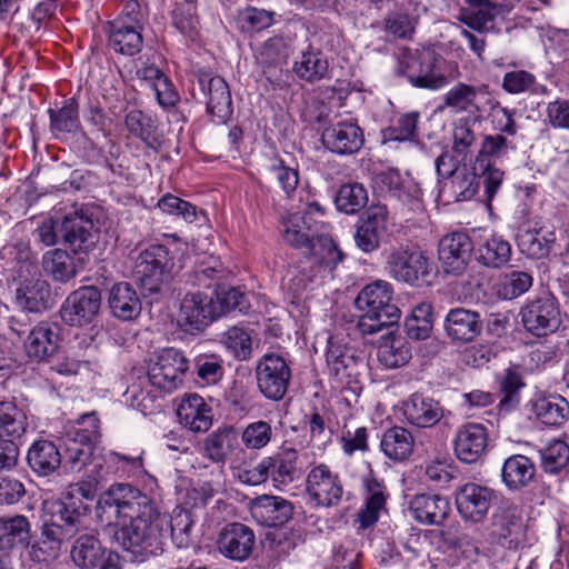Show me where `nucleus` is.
<instances>
[{"mask_svg": "<svg viewBox=\"0 0 569 569\" xmlns=\"http://www.w3.org/2000/svg\"><path fill=\"white\" fill-rule=\"evenodd\" d=\"M192 97L206 103L207 112L219 123H226L233 113L232 98L227 81L209 70L194 73Z\"/></svg>", "mask_w": 569, "mask_h": 569, "instance_id": "5", "label": "nucleus"}, {"mask_svg": "<svg viewBox=\"0 0 569 569\" xmlns=\"http://www.w3.org/2000/svg\"><path fill=\"white\" fill-rule=\"evenodd\" d=\"M126 129L139 138L146 147L157 151L161 147L157 119L141 110H131L124 118Z\"/></svg>", "mask_w": 569, "mask_h": 569, "instance_id": "41", "label": "nucleus"}, {"mask_svg": "<svg viewBox=\"0 0 569 569\" xmlns=\"http://www.w3.org/2000/svg\"><path fill=\"white\" fill-rule=\"evenodd\" d=\"M93 227L91 216L83 210H74L59 222L60 238L74 253L87 251L94 243Z\"/></svg>", "mask_w": 569, "mask_h": 569, "instance_id": "24", "label": "nucleus"}, {"mask_svg": "<svg viewBox=\"0 0 569 569\" xmlns=\"http://www.w3.org/2000/svg\"><path fill=\"white\" fill-rule=\"evenodd\" d=\"M443 330L452 343L466 345L475 341L481 335L483 321L480 312L456 307L446 315Z\"/></svg>", "mask_w": 569, "mask_h": 569, "instance_id": "20", "label": "nucleus"}, {"mask_svg": "<svg viewBox=\"0 0 569 569\" xmlns=\"http://www.w3.org/2000/svg\"><path fill=\"white\" fill-rule=\"evenodd\" d=\"M266 168L277 180L286 197L292 198L300 180L299 169L288 166L284 160L277 154L269 158Z\"/></svg>", "mask_w": 569, "mask_h": 569, "instance_id": "57", "label": "nucleus"}, {"mask_svg": "<svg viewBox=\"0 0 569 569\" xmlns=\"http://www.w3.org/2000/svg\"><path fill=\"white\" fill-rule=\"evenodd\" d=\"M220 343L239 361H248L252 357V338L247 327L237 325L220 335Z\"/></svg>", "mask_w": 569, "mask_h": 569, "instance_id": "49", "label": "nucleus"}, {"mask_svg": "<svg viewBox=\"0 0 569 569\" xmlns=\"http://www.w3.org/2000/svg\"><path fill=\"white\" fill-rule=\"evenodd\" d=\"M419 119L420 113L417 111L399 116L387 128L381 130L383 141L413 142L418 140Z\"/></svg>", "mask_w": 569, "mask_h": 569, "instance_id": "52", "label": "nucleus"}, {"mask_svg": "<svg viewBox=\"0 0 569 569\" xmlns=\"http://www.w3.org/2000/svg\"><path fill=\"white\" fill-rule=\"evenodd\" d=\"M59 326L54 322L40 321L30 331L24 341V350L32 361H44L52 357L60 342Z\"/></svg>", "mask_w": 569, "mask_h": 569, "instance_id": "27", "label": "nucleus"}, {"mask_svg": "<svg viewBox=\"0 0 569 569\" xmlns=\"http://www.w3.org/2000/svg\"><path fill=\"white\" fill-rule=\"evenodd\" d=\"M345 487L339 472L320 462L309 468L306 476V495L317 508H332L343 499Z\"/></svg>", "mask_w": 569, "mask_h": 569, "instance_id": "8", "label": "nucleus"}, {"mask_svg": "<svg viewBox=\"0 0 569 569\" xmlns=\"http://www.w3.org/2000/svg\"><path fill=\"white\" fill-rule=\"evenodd\" d=\"M50 130L56 136L74 134L81 130L79 102L76 96L66 99L59 109L48 110Z\"/></svg>", "mask_w": 569, "mask_h": 569, "instance_id": "40", "label": "nucleus"}, {"mask_svg": "<svg viewBox=\"0 0 569 569\" xmlns=\"http://www.w3.org/2000/svg\"><path fill=\"white\" fill-rule=\"evenodd\" d=\"M48 510L53 520L78 536L89 525L92 507L87 501H80L78 496L61 493L49 503Z\"/></svg>", "mask_w": 569, "mask_h": 569, "instance_id": "17", "label": "nucleus"}, {"mask_svg": "<svg viewBox=\"0 0 569 569\" xmlns=\"http://www.w3.org/2000/svg\"><path fill=\"white\" fill-rule=\"evenodd\" d=\"M31 539V523L23 515L0 517V551L26 546Z\"/></svg>", "mask_w": 569, "mask_h": 569, "instance_id": "39", "label": "nucleus"}, {"mask_svg": "<svg viewBox=\"0 0 569 569\" xmlns=\"http://www.w3.org/2000/svg\"><path fill=\"white\" fill-rule=\"evenodd\" d=\"M107 551L96 533L84 532L73 541L70 557L73 563L81 569H97Z\"/></svg>", "mask_w": 569, "mask_h": 569, "instance_id": "36", "label": "nucleus"}, {"mask_svg": "<svg viewBox=\"0 0 569 569\" xmlns=\"http://www.w3.org/2000/svg\"><path fill=\"white\" fill-rule=\"evenodd\" d=\"M476 260L487 268H501L511 257V246L500 236H491L475 248Z\"/></svg>", "mask_w": 569, "mask_h": 569, "instance_id": "46", "label": "nucleus"}, {"mask_svg": "<svg viewBox=\"0 0 569 569\" xmlns=\"http://www.w3.org/2000/svg\"><path fill=\"white\" fill-rule=\"evenodd\" d=\"M541 467L545 472L557 475L569 465V445L553 440L540 451Z\"/></svg>", "mask_w": 569, "mask_h": 569, "instance_id": "61", "label": "nucleus"}, {"mask_svg": "<svg viewBox=\"0 0 569 569\" xmlns=\"http://www.w3.org/2000/svg\"><path fill=\"white\" fill-rule=\"evenodd\" d=\"M473 251L472 240L463 231L445 234L438 244V258L443 271L456 276L466 271Z\"/></svg>", "mask_w": 569, "mask_h": 569, "instance_id": "16", "label": "nucleus"}, {"mask_svg": "<svg viewBox=\"0 0 569 569\" xmlns=\"http://www.w3.org/2000/svg\"><path fill=\"white\" fill-rule=\"evenodd\" d=\"M180 423L192 432H206L212 426L211 407L198 393H186L178 408Z\"/></svg>", "mask_w": 569, "mask_h": 569, "instance_id": "29", "label": "nucleus"}, {"mask_svg": "<svg viewBox=\"0 0 569 569\" xmlns=\"http://www.w3.org/2000/svg\"><path fill=\"white\" fill-rule=\"evenodd\" d=\"M448 498L437 493H418L409 501L412 518L421 525L439 526L450 513Z\"/></svg>", "mask_w": 569, "mask_h": 569, "instance_id": "28", "label": "nucleus"}, {"mask_svg": "<svg viewBox=\"0 0 569 569\" xmlns=\"http://www.w3.org/2000/svg\"><path fill=\"white\" fill-rule=\"evenodd\" d=\"M221 317V307L214 305V297L203 291L187 292L181 300L178 322L184 331L202 332Z\"/></svg>", "mask_w": 569, "mask_h": 569, "instance_id": "11", "label": "nucleus"}, {"mask_svg": "<svg viewBox=\"0 0 569 569\" xmlns=\"http://www.w3.org/2000/svg\"><path fill=\"white\" fill-rule=\"evenodd\" d=\"M523 387L525 382L520 372L513 368H508L500 380V391L502 393L499 402L500 408L507 411L515 409L520 401L519 392Z\"/></svg>", "mask_w": 569, "mask_h": 569, "instance_id": "64", "label": "nucleus"}, {"mask_svg": "<svg viewBox=\"0 0 569 569\" xmlns=\"http://www.w3.org/2000/svg\"><path fill=\"white\" fill-rule=\"evenodd\" d=\"M376 183L382 192L399 201L407 211L417 212L422 210L419 188L405 181L398 169L389 168L377 173Z\"/></svg>", "mask_w": 569, "mask_h": 569, "instance_id": "22", "label": "nucleus"}, {"mask_svg": "<svg viewBox=\"0 0 569 569\" xmlns=\"http://www.w3.org/2000/svg\"><path fill=\"white\" fill-rule=\"evenodd\" d=\"M291 376L289 362L279 353L267 352L256 362L257 388L268 400L279 401L284 398Z\"/></svg>", "mask_w": 569, "mask_h": 569, "instance_id": "6", "label": "nucleus"}, {"mask_svg": "<svg viewBox=\"0 0 569 569\" xmlns=\"http://www.w3.org/2000/svg\"><path fill=\"white\" fill-rule=\"evenodd\" d=\"M402 413L412 427L431 428L443 418L445 409L433 398L416 392L402 402Z\"/></svg>", "mask_w": 569, "mask_h": 569, "instance_id": "26", "label": "nucleus"}, {"mask_svg": "<svg viewBox=\"0 0 569 569\" xmlns=\"http://www.w3.org/2000/svg\"><path fill=\"white\" fill-rule=\"evenodd\" d=\"M12 303L20 311L41 315L53 305L51 286L40 277L22 279L17 283Z\"/></svg>", "mask_w": 569, "mask_h": 569, "instance_id": "19", "label": "nucleus"}, {"mask_svg": "<svg viewBox=\"0 0 569 569\" xmlns=\"http://www.w3.org/2000/svg\"><path fill=\"white\" fill-rule=\"evenodd\" d=\"M478 89L473 86L459 82L443 97V107L455 113L478 111L476 103Z\"/></svg>", "mask_w": 569, "mask_h": 569, "instance_id": "56", "label": "nucleus"}, {"mask_svg": "<svg viewBox=\"0 0 569 569\" xmlns=\"http://www.w3.org/2000/svg\"><path fill=\"white\" fill-rule=\"evenodd\" d=\"M157 208L166 214L181 218L187 223L197 221L200 214L204 216V212L198 210L194 204L170 192H167L158 200Z\"/></svg>", "mask_w": 569, "mask_h": 569, "instance_id": "59", "label": "nucleus"}, {"mask_svg": "<svg viewBox=\"0 0 569 569\" xmlns=\"http://www.w3.org/2000/svg\"><path fill=\"white\" fill-rule=\"evenodd\" d=\"M537 419L547 427H561L569 419V401L558 393H549L532 400Z\"/></svg>", "mask_w": 569, "mask_h": 569, "instance_id": "34", "label": "nucleus"}, {"mask_svg": "<svg viewBox=\"0 0 569 569\" xmlns=\"http://www.w3.org/2000/svg\"><path fill=\"white\" fill-rule=\"evenodd\" d=\"M356 306L363 311L358 321L363 336L389 328L400 318L399 308L392 303V287L383 280L367 284L356 298Z\"/></svg>", "mask_w": 569, "mask_h": 569, "instance_id": "3", "label": "nucleus"}, {"mask_svg": "<svg viewBox=\"0 0 569 569\" xmlns=\"http://www.w3.org/2000/svg\"><path fill=\"white\" fill-rule=\"evenodd\" d=\"M109 306L114 317L132 320L141 312V301L134 288L128 282L113 284L109 293Z\"/></svg>", "mask_w": 569, "mask_h": 569, "instance_id": "37", "label": "nucleus"}, {"mask_svg": "<svg viewBox=\"0 0 569 569\" xmlns=\"http://www.w3.org/2000/svg\"><path fill=\"white\" fill-rule=\"evenodd\" d=\"M385 269L393 280L419 287L428 282L432 264L427 253L418 246L401 243L388 249Z\"/></svg>", "mask_w": 569, "mask_h": 569, "instance_id": "4", "label": "nucleus"}, {"mask_svg": "<svg viewBox=\"0 0 569 569\" xmlns=\"http://www.w3.org/2000/svg\"><path fill=\"white\" fill-rule=\"evenodd\" d=\"M517 149L516 143L503 134H485L475 162L482 167V163H496Z\"/></svg>", "mask_w": 569, "mask_h": 569, "instance_id": "54", "label": "nucleus"}, {"mask_svg": "<svg viewBox=\"0 0 569 569\" xmlns=\"http://www.w3.org/2000/svg\"><path fill=\"white\" fill-rule=\"evenodd\" d=\"M188 365L189 361L182 351L164 348L150 359L148 379L157 389L171 392L182 383Z\"/></svg>", "mask_w": 569, "mask_h": 569, "instance_id": "10", "label": "nucleus"}, {"mask_svg": "<svg viewBox=\"0 0 569 569\" xmlns=\"http://www.w3.org/2000/svg\"><path fill=\"white\" fill-rule=\"evenodd\" d=\"M368 202V192L366 188L358 182L342 184L335 198L336 207L346 214H355L366 207Z\"/></svg>", "mask_w": 569, "mask_h": 569, "instance_id": "55", "label": "nucleus"}, {"mask_svg": "<svg viewBox=\"0 0 569 569\" xmlns=\"http://www.w3.org/2000/svg\"><path fill=\"white\" fill-rule=\"evenodd\" d=\"M555 241V231H543L542 228L528 229L518 236V246L520 250L533 259L547 257L550 253Z\"/></svg>", "mask_w": 569, "mask_h": 569, "instance_id": "48", "label": "nucleus"}, {"mask_svg": "<svg viewBox=\"0 0 569 569\" xmlns=\"http://www.w3.org/2000/svg\"><path fill=\"white\" fill-rule=\"evenodd\" d=\"M365 502L357 513V522L362 530L373 527L380 519L381 512L387 511L389 497L386 485L373 472L363 477Z\"/></svg>", "mask_w": 569, "mask_h": 569, "instance_id": "23", "label": "nucleus"}, {"mask_svg": "<svg viewBox=\"0 0 569 569\" xmlns=\"http://www.w3.org/2000/svg\"><path fill=\"white\" fill-rule=\"evenodd\" d=\"M472 170L479 181V187H483V193L488 203H490L498 193L505 177V172L496 163L486 162L482 167L475 162Z\"/></svg>", "mask_w": 569, "mask_h": 569, "instance_id": "63", "label": "nucleus"}, {"mask_svg": "<svg viewBox=\"0 0 569 569\" xmlns=\"http://www.w3.org/2000/svg\"><path fill=\"white\" fill-rule=\"evenodd\" d=\"M329 373L340 383L350 385L359 376L362 359L355 351L331 345L326 353Z\"/></svg>", "mask_w": 569, "mask_h": 569, "instance_id": "32", "label": "nucleus"}, {"mask_svg": "<svg viewBox=\"0 0 569 569\" xmlns=\"http://www.w3.org/2000/svg\"><path fill=\"white\" fill-rule=\"evenodd\" d=\"M377 359L387 369L400 368L411 359V350L402 337L388 332L377 349Z\"/></svg>", "mask_w": 569, "mask_h": 569, "instance_id": "45", "label": "nucleus"}, {"mask_svg": "<svg viewBox=\"0 0 569 569\" xmlns=\"http://www.w3.org/2000/svg\"><path fill=\"white\" fill-rule=\"evenodd\" d=\"M536 467L530 458L523 455L508 457L501 468V479L509 490H520L535 478Z\"/></svg>", "mask_w": 569, "mask_h": 569, "instance_id": "38", "label": "nucleus"}, {"mask_svg": "<svg viewBox=\"0 0 569 569\" xmlns=\"http://www.w3.org/2000/svg\"><path fill=\"white\" fill-rule=\"evenodd\" d=\"M142 30L121 21H111L108 29V44L116 52L132 57L142 49Z\"/></svg>", "mask_w": 569, "mask_h": 569, "instance_id": "35", "label": "nucleus"}, {"mask_svg": "<svg viewBox=\"0 0 569 569\" xmlns=\"http://www.w3.org/2000/svg\"><path fill=\"white\" fill-rule=\"evenodd\" d=\"M229 271L217 257H209L198 262L190 274L193 286L216 291L229 278Z\"/></svg>", "mask_w": 569, "mask_h": 569, "instance_id": "42", "label": "nucleus"}, {"mask_svg": "<svg viewBox=\"0 0 569 569\" xmlns=\"http://www.w3.org/2000/svg\"><path fill=\"white\" fill-rule=\"evenodd\" d=\"M173 266V256L166 246L151 244L139 253L134 273L146 291L157 293L170 279Z\"/></svg>", "mask_w": 569, "mask_h": 569, "instance_id": "7", "label": "nucleus"}, {"mask_svg": "<svg viewBox=\"0 0 569 569\" xmlns=\"http://www.w3.org/2000/svg\"><path fill=\"white\" fill-rule=\"evenodd\" d=\"M328 67L325 54L309 47L293 63V71L299 79L313 83L326 77Z\"/></svg>", "mask_w": 569, "mask_h": 569, "instance_id": "47", "label": "nucleus"}, {"mask_svg": "<svg viewBox=\"0 0 569 569\" xmlns=\"http://www.w3.org/2000/svg\"><path fill=\"white\" fill-rule=\"evenodd\" d=\"M489 442L488 428L478 422L461 425L453 439L456 457L465 463L478 462L487 452Z\"/></svg>", "mask_w": 569, "mask_h": 569, "instance_id": "18", "label": "nucleus"}, {"mask_svg": "<svg viewBox=\"0 0 569 569\" xmlns=\"http://www.w3.org/2000/svg\"><path fill=\"white\" fill-rule=\"evenodd\" d=\"M222 359L217 355H200L194 359L197 381L202 386L218 383L224 375Z\"/></svg>", "mask_w": 569, "mask_h": 569, "instance_id": "62", "label": "nucleus"}, {"mask_svg": "<svg viewBox=\"0 0 569 569\" xmlns=\"http://www.w3.org/2000/svg\"><path fill=\"white\" fill-rule=\"evenodd\" d=\"M172 23L184 37L194 40L199 33V17L197 3L176 1L172 10Z\"/></svg>", "mask_w": 569, "mask_h": 569, "instance_id": "58", "label": "nucleus"}, {"mask_svg": "<svg viewBox=\"0 0 569 569\" xmlns=\"http://www.w3.org/2000/svg\"><path fill=\"white\" fill-rule=\"evenodd\" d=\"M303 207L280 219L283 241L310 260L311 264L333 270L345 258L343 252L330 236L331 227L323 220L326 209L309 193L301 196Z\"/></svg>", "mask_w": 569, "mask_h": 569, "instance_id": "2", "label": "nucleus"}, {"mask_svg": "<svg viewBox=\"0 0 569 569\" xmlns=\"http://www.w3.org/2000/svg\"><path fill=\"white\" fill-rule=\"evenodd\" d=\"M256 536L251 528L240 522L227 525L220 532L217 547L226 558L243 561L253 550Z\"/></svg>", "mask_w": 569, "mask_h": 569, "instance_id": "25", "label": "nucleus"}, {"mask_svg": "<svg viewBox=\"0 0 569 569\" xmlns=\"http://www.w3.org/2000/svg\"><path fill=\"white\" fill-rule=\"evenodd\" d=\"M496 499L493 489L476 482H467L456 490L457 510L461 518L472 523L485 520Z\"/></svg>", "mask_w": 569, "mask_h": 569, "instance_id": "15", "label": "nucleus"}, {"mask_svg": "<svg viewBox=\"0 0 569 569\" xmlns=\"http://www.w3.org/2000/svg\"><path fill=\"white\" fill-rule=\"evenodd\" d=\"M273 438V429L270 422L257 420L248 423L241 432L239 439L249 450H261L267 447Z\"/></svg>", "mask_w": 569, "mask_h": 569, "instance_id": "60", "label": "nucleus"}, {"mask_svg": "<svg viewBox=\"0 0 569 569\" xmlns=\"http://www.w3.org/2000/svg\"><path fill=\"white\" fill-rule=\"evenodd\" d=\"M432 330V306L429 302H420L415 306L405 319V331L408 338L425 340Z\"/></svg>", "mask_w": 569, "mask_h": 569, "instance_id": "53", "label": "nucleus"}, {"mask_svg": "<svg viewBox=\"0 0 569 569\" xmlns=\"http://www.w3.org/2000/svg\"><path fill=\"white\" fill-rule=\"evenodd\" d=\"M249 512L252 519L262 527H281L289 522L293 516L295 507L288 499L261 495L250 500Z\"/></svg>", "mask_w": 569, "mask_h": 569, "instance_id": "21", "label": "nucleus"}, {"mask_svg": "<svg viewBox=\"0 0 569 569\" xmlns=\"http://www.w3.org/2000/svg\"><path fill=\"white\" fill-rule=\"evenodd\" d=\"M100 307V290L94 286H84L67 297L60 308V316L64 323L82 327L94 320Z\"/></svg>", "mask_w": 569, "mask_h": 569, "instance_id": "13", "label": "nucleus"}, {"mask_svg": "<svg viewBox=\"0 0 569 569\" xmlns=\"http://www.w3.org/2000/svg\"><path fill=\"white\" fill-rule=\"evenodd\" d=\"M27 462L34 473L48 477L61 466L62 455L53 441L40 439L30 446Z\"/></svg>", "mask_w": 569, "mask_h": 569, "instance_id": "33", "label": "nucleus"}, {"mask_svg": "<svg viewBox=\"0 0 569 569\" xmlns=\"http://www.w3.org/2000/svg\"><path fill=\"white\" fill-rule=\"evenodd\" d=\"M320 140L328 151L339 156H351L362 148L365 134L356 120L340 119L322 130Z\"/></svg>", "mask_w": 569, "mask_h": 569, "instance_id": "14", "label": "nucleus"}, {"mask_svg": "<svg viewBox=\"0 0 569 569\" xmlns=\"http://www.w3.org/2000/svg\"><path fill=\"white\" fill-rule=\"evenodd\" d=\"M397 77H405L412 87L437 90L447 84V78L430 52L410 54L400 60L395 70Z\"/></svg>", "mask_w": 569, "mask_h": 569, "instance_id": "12", "label": "nucleus"}, {"mask_svg": "<svg viewBox=\"0 0 569 569\" xmlns=\"http://www.w3.org/2000/svg\"><path fill=\"white\" fill-rule=\"evenodd\" d=\"M94 445L87 440L71 437L66 433L64 436V466L72 472L81 471L86 466L91 462Z\"/></svg>", "mask_w": 569, "mask_h": 569, "instance_id": "50", "label": "nucleus"}, {"mask_svg": "<svg viewBox=\"0 0 569 569\" xmlns=\"http://www.w3.org/2000/svg\"><path fill=\"white\" fill-rule=\"evenodd\" d=\"M42 267L48 276L62 283L68 282L77 274L72 257L61 249L48 251L42 258Z\"/></svg>", "mask_w": 569, "mask_h": 569, "instance_id": "51", "label": "nucleus"}, {"mask_svg": "<svg viewBox=\"0 0 569 569\" xmlns=\"http://www.w3.org/2000/svg\"><path fill=\"white\" fill-rule=\"evenodd\" d=\"M28 418L14 400L0 401V438L20 439L27 431Z\"/></svg>", "mask_w": 569, "mask_h": 569, "instance_id": "44", "label": "nucleus"}, {"mask_svg": "<svg viewBox=\"0 0 569 569\" xmlns=\"http://www.w3.org/2000/svg\"><path fill=\"white\" fill-rule=\"evenodd\" d=\"M520 316L525 329L536 337H546L555 332L561 323L558 300L549 291L528 300L521 308Z\"/></svg>", "mask_w": 569, "mask_h": 569, "instance_id": "9", "label": "nucleus"}, {"mask_svg": "<svg viewBox=\"0 0 569 569\" xmlns=\"http://www.w3.org/2000/svg\"><path fill=\"white\" fill-rule=\"evenodd\" d=\"M203 450L210 461L224 465L232 455L241 451L239 431L233 426L219 427L207 436Z\"/></svg>", "mask_w": 569, "mask_h": 569, "instance_id": "30", "label": "nucleus"}, {"mask_svg": "<svg viewBox=\"0 0 569 569\" xmlns=\"http://www.w3.org/2000/svg\"><path fill=\"white\" fill-rule=\"evenodd\" d=\"M268 479L278 489L295 481L298 476V451L293 448H282L271 456L263 458Z\"/></svg>", "mask_w": 569, "mask_h": 569, "instance_id": "31", "label": "nucleus"}, {"mask_svg": "<svg viewBox=\"0 0 569 569\" xmlns=\"http://www.w3.org/2000/svg\"><path fill=\"white\" fill-rule=\"evenodd\" d=\"M415 440L409 430L403 427H392L386 430L380 441V448L386 457L393 461H403L413 451Z\"/></svg>", "mask_w": 569, "mask_h": 569, "instance_id": "43", "label": "nucleus"}, {"mask_svg": "<svg viewBox=\"0 0 569 569\" xmlns=\"http://www.w3.org/2000/svg\"><path fill=\"white\" fill-rule=\"evenodd\" d=\"M114 509L118 517H128L130 522L122 527L110 526L114 541L131 560L143 562L163 551L169 537V517L159 511L157 503L146 493L129 483L110 487L101 500Z\"/></svg>", "mask_w": 569, "mask_h": 569, "instance_id": "1", "label": "nucleus"}]
</instances>
